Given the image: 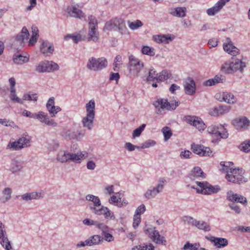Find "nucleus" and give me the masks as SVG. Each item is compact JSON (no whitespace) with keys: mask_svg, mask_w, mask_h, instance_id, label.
<instances>
[{"mask_svg":"<svg viewBox=\"0 0 250 250\" xmlns=\"http://www.w3.org/2000/svg\"><path fill=\"white\" fill-rule=\"evenodd\" d=\"M229 208L234 212L237 214H239L241 212V210L240 207L234 203H229L228 204Z\"/></svg>","mask_w":250,"mask_h":250,"instance_id":"obj_60","label":"nucleus"},{"mask_svg":"<svg viewBox=\"0 0 250 250\" xmlns=\"http://www.w3.org/2000/svg\"><path fill=\"white\" fill-rule=\"evenodd\" d=\"M0 124L5 126H11L14 128L19 129V127L15 123L6 119H0Z\"/></svg>","mask_w":250,"mask_h":250,"instance_id":"obj_41","label":"nucleus"},{"mask_svg":"<svg viewBox=\"0 0 250 250\" xmlns=\"http://www.w3.org/2000/svg\"><path fill=\"white\" fill-rule=\"evenodd\" d=\"M183 86L185 92L188 95H193L196 92V84L194 81L190 77H188L183 81Z\"/></svg>","mask_w":250,"mask_h":250,"instance_id":"obj_13","label":"nucleus"},{"mask_svg":"<svg viewBox=\"0 0 250 250\" xmlns=\"http://www.w3.org/2000/svg\"><path fill=\"white\" fill-rule=\"evenodd\" d=\"M2 194L5 196L4 198H1L0 200L2 202L5 203L8 201L11 197L12 189L9 188H6L2 191Z\"/></svg>","mask_w":250,"mask_h":250,"instance_id":"obj_43","label":"nucleus"},{"mask_svg":"<svg viewBox=\"0 0 250 250\" xmlns=\"http://www.w3.org/2000/svg\"><path fill=\"white\" fill-rule=\"evenodd\" d=\"M152 241L158 244H165L166 240L164 236L160 235L159 232L157 230H154L152 232V235L151 237Z\"/></svg>","mask_w":250,"mask_h":250,"instance_id":"obj_31","label":"nucleus"},{"mask_svg":"<svg viewBox=\"0 0 250 250\" xmlns=\"http://www.w3.org/2000/svg\"><path fill=\"white\" fill-rule=\"evenodd\" d=\"M200 244L199 243L190 244L189 242H187L183 247V250H206L203 248H199Z\"/></svg>","mask_w":250,"mask_h":250,"instance_id":"obj_34","label":"nucleus"},{"mask_svg":"<svg viewBox=\"0 0 250 250\" xmlns=\"http://www.w3.org/2000/svg\"><path fill=\"white\" fill-rule=\"evenodd\" d=\"M29 58L21 54H15L13 55V60L16 64L21 65L29 61Z\"/></svg>","mask_w":250,"mask_h":250,"instance_id":"obj_30","label":"nucleus"},{"mask_svg":"<svg viewBox=\"0 0 250 250\" xmlns=\"http://www.w3.org/2000/svg\"><path fill=\"white\" fill-rule=\"evenodd\" d=\"M196 184L200 188V189L196 188L197 192L198 193L209 195L216 193L220 190V188L218 186H213L207 181H197L196 182Z\"/></svg>","mask_w":250,"mask_h":250,"instance_id":"obj_8","label":"nucleus"},{"mask_svg":"<svg viewBox=\"0 0 250 250\" xmlns=\"http://www.w3.org/2000/svg\"><path fill=\"white\" fill-rule=\"evenodd\" d=\"M86 115L95 116V103L94 101L90 100L85 105Z\"/></svg>","mask_w":250,"mask_h":250,"instance_id":"obj_33","label":"nucleus"},{"mask_svg":"<svg viewBox=\"0 0 250 250\" xmlns=\"http://www.w3.org/2000/svg\"><path fill=\"white\" fill-rule=\"evenodd\" d=\"M227 199L229 201L231 202V203H239L243 204L244 206H246L247 204V198L237 193H234L232 191L229 190L227 193Z\"/></svg>","mask_w":250,"mask_h":250,"instance_id":"obj_12","label":"nucleus"},{"mask_svg":"<svg viewBox=\"0 0 250 250\" xmlns=\"http://www.w3.org/2000/svg\"><path fill=\"white\" fill-rule=\"evenodd\" d=\"M144 66V63L139 59L136 58L132 55L129 56L127 70L131 77L138 76L139 72L142 70Z\"/></svg>","mask_w":250,"mask_h":250,"instance_id":"obj_5","label":"nucleus"},{"mask_svg":"<svg viewBox=\"0 0 250 250\" xmlns=\"http://www.w3.org/2000/svg\"><path fill=\"white\" fill-rule=\"evenodd\" d=\"M224 102L227 103L229 104H233L236 103V101L234 98V95L230 93L223 92Z\"/></svg>","mask_w":250,"mask_h":250,"instance_id":"obj_36","label":"nucleus"},{"mask_svg":"<svg viewBox=\"0 0 250 250\" xmlns=\"http://www.w3.org/2000/svg\"><path fill=\"white\" fill-rule=\"evenodd\" d=\"M22 168L21 162L16 160L12 159L10 162L9 170L12 173H16Z\"/></svg>","mask_w":250,"mask_h":250,"instance_id":"obj_25","label":"nucleus"},{"mask_svg":"<svg viewBox=\"0 0 250 250\" xmlns=\"http://www.w3.org/2000/svg\"><path fill=\"white\" fill-rule=\"evenodd\" d=\"M154 40L158 43H168L173 40L171 35H157L153 37Z\"/></svg>","mask_w":250,"mask_h":250,"instance_id":"obj_24","label":"nucleus"},{"mask_svg":"<svg viewBox=\"0 0 250 250\" xmlns=\"http://www.w3.org/2000/svg\"><path fill=\"white\" fill-rule=\"evenodd\" d=\"M46 61L40 62L36 67L35 71L38 73L47 72Z\"/></svg>","mask_w":250,"mask_h":250,"instance_id":"obj_46","label":"nucleus"},{"mask_svg":"<svg viewBox=\"0 0 250 250\" xmlns=\"http://www.w3.org/2000/svg\"><path fill=\"white\" fill-rule=\"evenodd\" d=\"M0 239H1V241L0 242L1 244L6 250H10L12 249V246L10 244V242L8 240L7 235L2 237V238Z\"/></svg>","mask_w":250,"mask_h":250,"instance_id":"obj_49","label":"nucleus"},{"mask_svg":"<svg viewBox=\"0 0 250 250\" xmlns=\"http://www.w3.org/2000/svg\"><path fill=\"white\" fill-rule=\"evenodd\" d=\"M141 216L139 215H134L133 227L134 229H136L141 222Z\"/></svg>","mask_w":250,"mask_h":250,"instance_id":"obj_63","label":"nucleus"},{"mask_svg":"<svg viewBox=\"0 0 250 250\" xmlns=\"http://www.w3.org/2000/svg\"><path fill=\"white\" fill-rule=\"evenodd\" d=\"M95 116L86 115L82 119V124L84 127L91 130L93 127V123Z\"/></svg>","mask_w":250,"mask_h":250,"instance_id":"obj_27","label":"nucleus"},{"mask_svg":"<svg viewBox=\"0 0 250 250\" xmlns=\"http://www.w3.org/2000/svg\"><path fill=\"white\" fill-rule=\"evenodd\" d=\"M86 200L88 201L92 202L93 203V205L89 204L88 207L90 209V206L97 207V208H100V207H101V203L100 198L98 196H96L95 195L92 194H88L86 195Z\"/></svg>","mask_w":250,"mask_h":250,"instance_id":"obj_26","label":"nucleus"},{"mask_svg":"<svg viewBox=\"0 0 250 250\" xmlns=\"http://www.w3.org/2000/svg\"><path fill=\"white\" fill-rule=\"evenodd\" d=\"M48 117L49 116L46 113L42 111H39L36 114L35 119H38L40 120L41 123L45 124Z\"/></svg>","mask_w":250,"mask_h":250,"instance_id":"obj_42","label":"nucleus"},{"mask_svg":"<svg viewBox=\"0 0 250 250\" xmlns=\"http://www.w3.org/2000/svg\"><path fill=\"white\" fill-rule=\"evenodd\" d=\"M38 98V95L37 94H24L22 96V101L23 100H27V101H34V102H36Z\"/></svg>","mask_w":250,"mask_h":250,"instance_id":"obj_53","label":"nucleus"},{"mask_svg":"<svg viewBox=\"0 0 250 250\" xmlns=\"http://www.w3.org/2000/svg\"><path fill=\"white\" fill-rule=\"evenodd\" d=\"M232 124L237 129L246 130L250 125V121L246 117H242L234 119Z\"/></svg>","mask_w":250,"mask_h":250,"instance_id":"obj_15","label":"nucleus"},{"mask_svg":"<svg viewBox=\"0 0 250 250\" xmlns=\"http://www.w3.org/2000/svg\"><path fill=\"white\" fill-rule=\"evenodd\" d=\"M239 149L245 152L250 151V140L242 143L239 146Z\"/></svg>","mask_w":250,"mask_h":250,"instance_id":"obj_55","label":"nucleus"},{"mask_svg":"<svg viewBox=\"0 0 250 250\" xmlns=\"http://www.w3.org/2000/svg\"><path fill=\"white\" fill-rule=\"evenodd\" d=\"M59 146V143L56 140H53L48 144V148L50 151L56 150Z\"/></svg>","mask_w":250,"mask_h":250,"instance_id":"obj_54","label":"nucleus"},{"mask_svg":"<svg viewBox=\"0 0 250 250\" xmlns=\"http://www.w3.org/2000/svg\"><path fill=\"white\" fill-rule=\"evenodd\" d=\"M162 131L164 136V138L165 141H167L168 140L172 135V132L170 129L168 127H165L162 129Z\"/></svg>","mask_w":250,"mask_h":250,"instance_id":"obj_57","label":"nucleus"},{"mask_svg":"<svg viewBox=\"0 0 250 250\" xmlns=\"http://www.w3.org/2000/svg\"><path fill=\"white\" fill-rule=\"evenodd\" d=\"M142 52L150 56H153L155 55L154 49L148 46H144L142 49Z\"/></svg>","mask_w":250,"mask_h":250,"instance_id":"obj_51","label":"nucleus"},{"mask_svg":"<svg viewBox=\"0 0 250 250\" xmlns=\"http://www.w3.org/2000/svg\"><path fill=\"white\" fill-rule=\"evenodd\" d=\"M88 157V153L86 151L70 153V160L77 163H80L83 160Z\"/></svg>","mask_w":250,"mask_h":250,"instance_id":"obj_19","label":"nucleus"},{"mask_svg":"<svg viewBox=\"0 0 250 250\" xmlns=\"http://www.w3.org/2000/svg\"><path fill=\"white\" fill-rule=\"evenodd\" d=\"M146 126V124H143L140 125L139 127L134 129L132 133V138L133 139H135L136 137H139L141 134L142 131L145 129Z\"/></svg>","mask_w":250,"mask_h":250,"instance_id":"obj_48","label":"nucleus"},{"mask_svg":"<svg viewBox=\"0 0 250 250\" xmlns=\"http://www.w3.org/2000/svg\"><path fill=\"white\" fill-rule=\"evenodd\" d=\"M32 35L29 40V45H32L35 42H36L37 39H38V37H39V34H38L39 30H38L37 27L36 26H32Z\"/></svg>","mask_w":250,"mask_h":250,"instance_id":"obj_35","label":"nucleus"},{"mask_svg":"<svg viewBox=\"0 0 250 250\" xmlns=\"http://www.w3.org/2000/svg\"><path fill=\"white\" fill-rule=\"evenodd\" d=\"M223 48L226 52L233 56H235L239 54V49L232 44L229 43L224 44Z\"/></svg>","mask_w":250,"mask_h":250,"instance_id":"obj_32","label":"nucleus"},{"mask_svg":"<svg viewBox=\"0 0 250 250\" xmlns=\"http://www.w3.org/2000/svg\"><path fill=\"white\" fill-rule=\"evenodd\" d=\"M43 196V194L41 192H31L22 194L21 197L23 200L28 201L33 199H39L42 198Z\"/></svg>","mask_w":250,"mask_h":250,"instance_id":"obj_22","label":"nucleus"},{"mask_svg":"<svg viewBox=\"0 0 250 250\" xmlns=\"http://www.w3.org/2000/svg\"><path fill=\"white\" fill-rule=\"evenodd\" d=\"M88 246L101 244L104 241V237L100 235H94L87 239Z\"/></svg>","mask_w":250,"mask_h":250,"instance_id":"obj_28","label":"nucleus"},{"mask_svg":"<svg viewBox=\"0 0 250 250\" xmlns=\"http://www.w3.org/2000/svg\"><path fill=\"white\" fill-rule=\"evenodd\" d=\"M180 104L179 101L168 102L166 99L159 98L154 101L153 105L155 107V112L157 114L162 115L165 113L164 110H174Z\"/></svg>","mask_w":250,"mask_h":250,"instance_id":"obj_3","label":"nucleus"},{"mask_svg":"<svg viewBox=\"0 0 250 250\" xmlns=\"http://www.w3.org/2000/svg\"><path fill=\"white\" fill-rule=\"evenodd\" d=\"M21 149L30 146L31 141L29 138L21 137L18 140Z\"/></svg>","mask_w":250,"mask_h":250,"instance_id":"obj_39","label":"nucleus"},{"mask_svg":"<svg viewBox=\"0 0 250 250\" xmlns=\"http://www.w3.org/2000/svg\"><path fill=\"white\" fill-rule=\"evenodd\" d=\"M68 14L72 17L81 19L84 17V13L82 11L75 5H72L67 9Z\"/></svg>","mask_w":250,"mask_h":250,"instance_id":"obj_21","label":"nucleus"},{"mask_svg":"<svg viewBox=\"0 0 250 250\" xmlns=\"http://www.w3.org/2000/svg\"><path fill=\"white\" fill-rule=\"evenodd\" d=\"M191 149L194 153L201 156H209L212 154V151L209 147L201 145L193 144L191 145Z\"/></svg>","mask_w":250,"mask_h":250,"instance_id":"obj_14","label":"nucleus"},{"mask_svg":"<svg viewBox=\"0 0 250 250\" xmlns=\"http://www.w3.org/2000/svg\"><path fill=\"white\" fill-rule=\"evenodd\" d=\"M89 31L88 34V41L97 42L99 40L97 28V21L95 17L91 15L88 17Z\"/></svg>","mask_w":250,"mask_h":250,"instance_id":"obj_9","label":"nucleus"},{"mask_svg":"<svg viewBox=\"0 0 250 250\" xmlns=\"http://www.w3.org/2000/svg\"><path fill=\"white\" fill-rule=\"evenodd\" d=\"M219 133L217 135V139L220 138L226 139L228 137L229 134L227 130L224 128V126H221L220 130H219Z\"/></svg>","mask_w":250,"mask_h":250,"instance_id":"obj_56","label":"nucleus"},{"mask_svg":"<svg viewBox=\"0 0 250 250\" xmlns=\"http://www.w3.org/2000/svg\"><path fill=\"white\" fill-rule=\"evenodd\" d=\"M168 73L166 70H163L159 73H157L156 81L158 83L164 81L168 78Z\"/></svg>","mask_w":250,"mask_h":250,"instance_id":"obj_45","label":"nucleus"},{"mask_svg":"<svg viewBox=\"0 0 250 250\" xmlns=\"http://www.w3.org/2000/svg\"><path fill=\"white\" fill-rule=\"evenodd\" d=\"M226 178L230 182L241 184L247 181L244 175V170L242 168H229L226 171Z\"/></svg>","mask_w":250,"mask_h":250,"instance_id":"obj_4","label":"nucleus"},{"mask_svg":"<svg viewBox=\"0 0 250 250\" xmlns=\"http://www.w3.org/2000/svg\"><path fill=\"white\" fill-rule=\"evenodd\" d=\"M190 178L194 180L197 177H201L202 179L206 178V174L199 167H194L189 174Z\"/></svg>","mask_w":250,"mask_h":250,"instance_id":"obj_29","label":"nucleus"},{"mask_svg":"<svg viewBox=\"0 0 250 250\" xmlns=\"http://www.w3.org/2000/svg\"><path fill=\"white\" fill-rule=\"evenodd\" d=\"M169 13L174 17L183 18L186 16L187 8L185 7H172L169 9Z\"/></svg>","mask_w":250,"mask_h":250,"instance_id":"obj_18","label":"nucleus"},{"mask_svg":"<svg viewBox=\"0 0 250 250\" xmlns=\"http://www.w3.org/2000/svg\"><path fill=\"white\" fill-rule=\"evenodd\" d=\"M230 110V107L228 105H219L214 107L209 110L208 113L211 116H218L229 112Z\"/></svg>","mask_w":250,"mask_h":250,"instance_id":"obj_17","label":"nucleus"},{"mask_svg":"<svg viewBox=\"0 0 250 250\" xmlns=\"http://www.w3.org/2000/svg\"><path fill=\"white\" fill-rule=\"evenodd\" d=\"M225 5L224 0H219L213 7L207 10V13L209 16H212L218 13Z\"/></svg>","mask_w":250,"mask_h":250,"instance_id":"obj_20","label":"nucleus"},{"mask_svg":"<svg viewBox=\"0 0 250 250\" xmlns=\"http://www.w3.org/2000/svg\"><path fill=\"white\" fill-rule=\"evenodd\" d=\"M104 30L116 31L122 35L129 34L125 21L121 18H115L107 21L104 28Z\"/></svg>","mask_w":250,"mask_h":250,"instance_id":"obj_1","label":"nucleus"},{"mask_svg":"<svg viewBox=\"0 0 250 250\" xmlns=\"http://www.w3.org/2000/svg\"><path fill=\"white\" fill-rule=\"evenodd\" d=\"M128 25L130 29L134 30L142 27L143 24L141 21L137 20L134 21H128Z\"/></svg>","mask_w":250,"mask_h":250,"instance_id":"obj_44","label":"nucleus"},{"mask_svg":"<svg viewBox=\"0 0 250 250\" xmlns=\"http://www.w3.org/2000/svg\"><path fill=\"white\" fill-rule=\"evenodd\" d=\"M185 221L187 222V223L189 225L193 226L196 227L198 221L197 220L194 219L193 217L190 216L186 217Z\"/></svg>","mask_w":250,"mask_h":250,"instance_id":"obj_62","label":"nucleus"},{"mask_svg":"<svg viewBox=\"0 0 250 250\" xmlns=\"http://www.w3.org/2000/svg\"><path fill=\"white\" fill-rule=\"evenodd\" d=\"M196 227L205 232H208L211 230L210 225L204 221H198Z\"/></svg>","mask_w":250,"mask_h":250,"instance_id":"obj_37","label":"nucleus"},{"mask_svg":"<svg viewBox=\"0 0 250 250\" xmlns=\"http://www.w3.org/2000/svg\"><path fill=\"white\" fill-rule=\"evenodd\" d=\"M205 238L212 243L217 248H224L228 245L227 239L221 237H215L213 236H206Z\"/></svg>","mask_w":250,"mask_h":250,"instance_id":"obj_16","label":"nucleus"},{"mask_svg":"<svg viewBox=\"0 0 250 250\" xmlns=\"http://www.w3.org/2000/svg\"><path fill=\"white\" fill-rule=\"evenodd\" d=\"M107 65V61L104 58H90L87 62V68L92 71H100Z\"/></svg>","mask_w":250,"mask_h":250,"instance_id":"obj_6","label":"nucleus"},{"mask_svg":"<svg viewBox=\"0 0 250 250\" xmlns=\"http://www.w3.org/2000/svg\"><path fill=\"white\" fill-rule=\"evenodd\" d=\"M156 144L155 141L152 140H148L143 143L141 146V147L146 148L154 146Z\"/></svg>","mask_w":250,"mask_h":250,"instance_id":"obj_61","label":"nucleus"},{"mask_svg":"<svg viewBox=\"0 0 250 250\" xmlns=\"http://www.w3.org/2000/svg\"><path fill=\"white\" fill-rule=\"evenodd\" d=\"M246 67L245 62L240 59L232 58L222 65L221 69L226 74H233L237 71L243 73Z\"/></svg>","mask_w":250,"mask_h":250,"instance_id":"obj_2","label":"nucleus"},{"mask_svg":"<svg viewBox=\"0 0 250 250\" xmlns=\"http://www.w3.org/2000/svg\"><path fill=\"white\" fill-rule=\"evenodd\" d=\"M197 117L195 116H187L185 117V121L190 125H194Z\"/></svg>","mask_w":250,"mask_h":250,"instance_id":"obj_59","label":"nucleus"},{"mask_svg":"<svg viewBox=\"0 0 250 250\" xmlns=\"http://www.w3.org/2000/svg\"><path fill=\"white\" fill-rule=\"evenodd\" d=\"M145 211H146L145 206L144 204H142V205H140V206H139L137 208V209H136V210L135 211V215H139V216H140V215L141 214L144 213Z\"/></svg>","mask_w":250,"mask_h":250,"instance_id":"obj_64","label":"nucleus"},{"mask_svg":"<svg viewBox=\"0 0 250 250\" xmlns=\"http://www.w3.org/2000/svg\"><path fill=\"white\" fill-rule=\"evenodd\" d=\"M157 76V73L155 71L153 68L149 69L148 76L146 78L147 82L154 81H156V77Z\"/></svg>","mask_w":250,"mask_h":250,"instance_id":"obj_50","label":"nucleus"},{"mask_svg":"<svg viewBox=\"0 0 250 250\" xmlns=\"http://www.w3.org/2000/svg\"><path fill=\"white\" fill-rule=\"evenodd\" d=\"M29 36V32L25 27H23L20 33L17 35L14 38V46H19L17 48V50L20 49L24 44V41L27 39Z\"/></svg>","mask_w":250,"mask_h":250,"instance_id":"obj_11","label":"nucleus"},{"mask_svg":"<svg viewBox=\"0 0 250 250\" xmlns=\"http://www.w3.org/2000/svg\"><path fill=\"white\" fill-rule=\"evenodd\" d=\"M199 131H203L206 128V125L204 123L203 121L199 117H197V119L194 125Z\"/></svg>","mask_w":250,"mask_h":250,"instance_id":"obj_52","label":"nucleus"},{"mask_svg":"<svg viewBox=\"0 0 250 250\" xmlns=\"http://www.w3.org/2000/svg\"><path fill=\"white\" fill-rule=\"evenodd\" d=\"M166 182V180L164 178H159L156 187H150L145 193L144 197L147 199H150L155 197L158 194L163 191Z\"/></svg>","mask_w":250,"mask_h":250,"instance_id":"obj_7","label":"nucleus"},{"mask_svg":"<svg viewBox=\"0 0 250 250\" xmlns=\"http://www.w3.org/2000/svg\"><path fill=\"white\" fill-rule=\"evenodd\" d=\"M56 160L62 163H67L70 160V153L65 150H60L57 153Z\"/></svg>","mask_w":250,"mask_h":250,"instance_id":"obj_23","label":"nucleus"},{"mask_svg":"<svg viewBox=\"0 0 250 250\" xmlns=\"http://www.w3.org/2000/svg\"><path fill=\"white\" fill-rule=\"evenodd\" d=\"M219 127L215 125H211L208 127L207 131L210 134L215 135L217 137V135L219 132Z\"/></svg>","mask_w":250,"mask_h":250,"instance_id":"obj_58","label":"nucleus"},{"mask_svg":"<svg viewBox=\"0 0 250 250\" xmlns=\"http://www.w3.org/2000/svg\"><path fill=\"white\" fill-rule=\"evenodd\" d=\"M45 61L47 66V72H54L59 70V66L57 63L52 61Z\"/></svg>","mask_w":250,"mask_h":250,"instance_id":"obj_38","label":"nucleus"},{"mask_svg":"<svg viewBox=\"0 0 250 250\" xmlns=\"http://www.w3.org/2000/svg\"><path fill=\"white\" fill-rule=\"evenodd\" d=\"M9 91L10 92L9 98L14 103H17L21 104H23L22 100L17 96L16 89H13L12 90H9Z\"/></svg>","mask_w":250,"mask_h":250,"instance_id":"obj_40","label":"nucleus"},{"mask_svg":"<svg viewBox=\"0 0 250 250\" xmlns=\"http://www.w3.org/2000/svg\"><path fill=\"white\" fill-rule=\"evenodd\" d=\"M6 149H10L12 150H19L21 149L18 140L14 142L10 141L7 146Z\"/></svg>","mask_w":250,"mask_h":250,"instance_id":"obj_47","label":"nucleus"},{"mask_svg":"<svg viewBox=\"0 0 250 250\" xmlns=\"http://www.w3.org/2000/svg\"><path fill=\"white\" fill-rule=\"evenodd\" d=\"M90 210L94 214L100 215H104V218L108 220H114L115 217L113 212H112L108 208L104 206H101L100 208H97V207L90 206Z\"/></svg>","mask_w":250,"mask_h":250,"instance_id":"obj_10","label":"nucleus"}]
</instances>
